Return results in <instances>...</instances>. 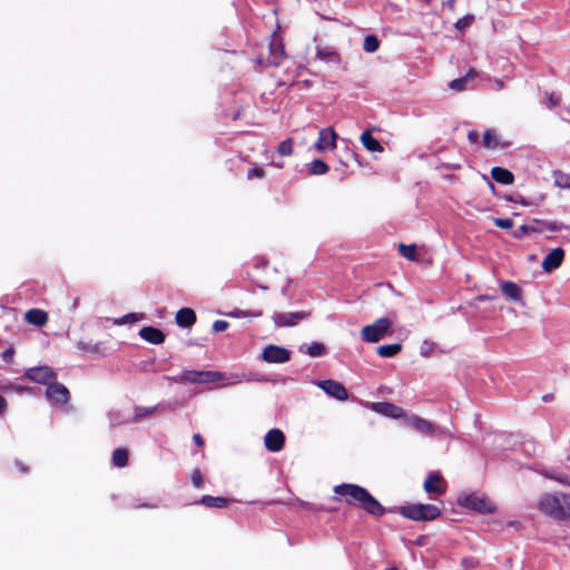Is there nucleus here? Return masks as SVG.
Segmentation results:
<instances>
[{
	"label": "nucleus",
	"mask_w": 570,
	"mask_h": 570,
	"mask_svg": "<svg viewBox=\"0 0 570 570\" xmlns=\"http://www.w3.org/2000/svg\"><path fill=\"white\" fill-rule=\"evenodd\" d=\"M334 492L337 495L346 498L347 504L357 503L367 513L374 517H381L385 513V509L381 503L370 494V492L356 484L344 483L336 485Z\"/></svg>",
	"instance_id": "obj_1"
},
{
	"label": "nucleus",
	"mask_w": 570,
	"mask_h": 570,
	"mask_svg": "<svg viewBox=\"0 0 570 570\" xmlns=\"http://www.w3.org/2000/svg\"><path fill=\"white\" fill-rule=\"evenodd\" d=\"M537 509L556 521H570V493L546 492L537 501Z\"/></svg>",
	"instance_id": "obj_2"
},
{
	"label": "nucleus",
	"mask_w": 570,
	"mask_h": 570,
	"mask_svg": "<svg viewBox=\"0 0 570 570\" xmlns=\"http://www.w3.org/2000/svg\"><path fill=\"white\" fill-rule=\"evenodd\" d=\"M456 502L460 507L481 514H492L497 511L495 503L484 494L462 492L458 495Z\"/></svg>",
	"instance_id": "obj_3"
},
{
	"label": "nucleus",
	"mask_w": 570,
	"mask_h": 570,
	"mask_svg": "<svg viewBox=\"0 0 570 570\" xmlns=\"http://www.w3.org/2000/svg\"><path fill=\"white\" fill-rule=\"evenodd\" d=\"M401 514L414 521H431L440 517L441 510L433 504H410L402 507Z\"/></svg>",
	"instance_id": "obj_4"
},
{
	"label": "nucleus",
	"mask_w": 570,
	"mask_h": 570,
	"mask_svg": "<svg viewBox=\"0 0 570 570\" xmlns=\"http://www.w3.org/2000/svg\"><path fill=\"white\" fill-rule=\"evenodd\" d=\"M392 328V322L387 317H381L373 324L361 330V337L364 342L376 343L381 341Z\"/></svg>",
	"instance_id": "obj_5"
},
{
	"label": "nucleus",
	"mask_w": 570,
	"mask_h": 570,
	"mask_svg": "<svg viewBox=\"0 0 570 570\" xmlns=\"http://www.w3.org/2000/svg\"><path fill=\"white\" fill-rule=\"evenodd\" d=\"M200 384L215 383L218 381H224L222 386L226 385H235L242 382L249 381L245 374L230 373L225 374L218 371H200Z\"/></svg>",
	"instance_id": "obj_6"
},
{
	"label": "nucleus",
	"mask_w": 570,
	"mask_h": 570,
	"mask_svg": "<svg viewBox=\"0 0 570 570\" xmlns=\"http://www.w3.org/2000/svg\"><path fill=\"white\" fill-rule=\"evenodd\" d=\"M404 424L423 436H434L438 434V426L419 415L406 416Z\"/></svg>",
	"instance_id": "obj_7"
},
{
	"label": "nucleus",
	"mask_w": 570,
	"mask_h": 570,
	"mask_svg": "<svg viewBox=\"0 0 570 570\" xmlns=\"http://www.w3.org/2000/svg\"><path fill=\"white\" fill-rule=\"evenodd\" d=\"M337 134L332 127H326L320 130L318 138L314 144V148L318 153L333 150L336 147Z\"/></svg>",
	"instance_id": "obj_8"
},
{
	"label": "nucleus",
	"mask_w": 570,
	"mask_h": 570,
	"mask_svg": "<svg viewBox=\"0 0 570 570\" xmlns=\"http://www.w3.org/2000/svg\"><path fill=\"white\" fill-rule=\"evenodd\" d=\"M315 384L331 397H334L338 401H346L348 399V393L345 386L337 381L324 380L317 381Z\"/></svg>",
	"instance_id": "obj_9"
},
{
	"label": "nucleus",
	"mask_w": 570,
	"mask_h": 570,
	"mask_svg": "<svg viewBox=\"0 0 570 570\" xmlns=\"http://www.w3.org/2000/svg\"><path fill=\"white\" fill-rule=\"evenodd\" d=\"M46 396L52 404L63 405L69 400V391L63 384L51 382L47 386Z\"/></svg>",
	"instance_id": "obj_10"
},
{
	"label": "nucleus",
	"mask_w": 570,
	"mask_h": 570,
	"mask_svg": "<svg viewBox=\"0 0 570 570\" xmlns=\"http://www.w3.org/2000/svg\"><path fill=\"white\" fill-rule=\"evenodd\" d=\"M24 376L39 384H50L56 379L53 370L49 366H38L28 368Z\"/></svg>",
	"instance_id": "obj_11"
},
{
	"label": "nucleus",
	"mask_w": 570,
	"mask_h": 570,
	"mask_svg": "<svg viewBox=\"0 0 570 570\" xmlns=\"http://www.w3.org/2000/svg\"><path fill=\"white\" fill-rule=\"evenodd\" d=\"M262 357L267 363H286L291 358V353L284 347L268 345L263 350Z\"/></svg>",
	"instance_id": "obj_12"
},
{
	"label": "nucleus",
	"mask_w": 570,
	"mask_h": 570,
	"mask_svg": "<svg viewBox=\"0 0 570 570\" xmlns=\"http://www.w3.org/2000/svg\"><path fill=\"white\" fill-rule=\"evenodd\" d=\"M285 435L279 429L269 430L265 438L264 444L271 452H278L284 448Z\"/></svg>",
	"instance_id": "obj_13"
},
{
	"label": "nucleus",
	"mask_w": 570,
	"mask_h": 570,
	"mask_svg": "<svg viewBox=\"0 0 570 570\" xmlns=\"http://www.w3.org/2000/svg\"><path fill=\"white\" fill-rule=\"evenodd\" d=\"M373 410L384 416H389L392 419L403 417L405 420L406 417L405 412L402 407L390 402L373 403Z\"/></svg>",
	"instance_id": "obj_14"
},
{
	"label": "nucleus",
	"mask_w": 570,
	"mask_h": 570,
	"mask_svg": "<svg viewBox=\"0 0 570 570\" xmlns=\"http://www.w3.org/2000/svg\"><path fill=\"white\" fill-rule=\"evenodd\" d=\"M308 316L305 312L276 313L273 321L277 326H293Z\"/></svg>",
	"instance_id": "obj_15"
},
{
	"label": "nucleus",
	"mask_w": 570,
	"mask_h": 570,
	"mask_svg": "<svg viewBox=\"0 0 570 570\" xmlns=\"http://www.w3.org/2000/svg\"><path fill=\"white\" fill-rule=\"evenodd\" d=\"M564 258V252L562 248L557 247L552 249L542 261V268L546 272H552L557 269Z\"/></svg>",
	"instance_id": "obj_16"
},
{
	"label": "nucleus",
	"mask_w": 570,
	"mask_h": 570,
	"mask_svg": "<svg viewBox=\"0 0 570 570\" xmlns=\"http://www.w3.org/2000/svg\"><path fill=\"white\" fill-rule=\"evenodd\" d=\"M316 58L327 63H341V55L333 47H316Z\"/></svg>",
	"instance_id": "obj_17"
},
{
	"label": "nucleus",
	"mask_w": 570,
	"mask_h": 570,
	"mask_svg": "<svg viewBox=\"0 0 570 570\" xmlns=\"http://www.w3.org/2000/svg\"><path fill=\"white\" fill-rule=\"evenodd\" d=\"M424 490L428 493L442 494L445 492V483L440 474L432 473L424 482Z\"/></svg>",
	"instance_id": "obj_18"
},
{
	"label": "nucleus",
	"mask_w": 570,
	"mask_h": 570,
	"mask_svg": "<svg viewBox=\"0 0 570 570\" xmlns=\"http://www.w3.org/2000/svg\"><path fill=\"white\" fill-rule=\"evenodd\" d=\"M139 335L142 340L153 343V344H161L165 341V334L151 326H145L139 331Z\"/></svg>",
	"instance_id": "obj_19"
},
{
	"label": "nucleus",
	"mask_w": 570,
	"mask_h": 570,
	"mask_svg": "<svg viewBox=\"0 0 570 570\" xmlns=\"http://www.w3.org/2000/svg\"><path fill=\"white\" fill-rule=\"evenodd\" d=\"M196 322V314L191 308L183 307L176 314V323L180 327H190Z\"/></svg>",
	"instance_id": "obj_20"
},
{
	"label": "nucleus",
	"mask_w": 570,
	"mask_h": 570,
	"mask_svg": "<svg viewBox=\"0 0 570 570\" xmlns=\"http://www.w3.org/2000/svg\"><path fill=\"white\" fill-rule=\"evenodd\" d=\"M360 140H361L362 145L364 146V148H366L368 151H377V153L383 151L382 145L380 144V141L376 138H374L372 136L370 130L363 131L360 137Z\"/></svg>",
	"instance_id": "obj_21"
},
{
	"label": "nucleus",
	"mask_w": 570,
	"mask_h": 570,
	"mask_svg": "<svg viewBox=\"0 0 570 570\" xmlns=\"http://www.w3.org/2000/svg\"><path fill=\"white\" fill-rule=\"evenodd\" d=\"M501 292L511 301H521V288L513 282H502Z\"/></svg>",
	"instance_id": "obj_22"
},
{
	"label": "nucleus",
	"mask_w": 570,
	"mask_h": 570,
	"mask_svg": "<svg viewBox=\"0 0 570 570\" xmlns=\"http://www.w3.org/2000/svg\"><path fill=\"white\" fill-rule=\"evenodd\" d=\"M476 77V71L470 69L464 77L454 79L450 82V88L455 91H462L469 87V82Z\"/></svg>",
	"instance_id": "obj_23"
},
{
	"label": "nucleus",
	"mask_w": 570,
	"mask_h": 570,
	"mask_svg": "<svg viewBox=\"0 0 570 570\" xmlns=\"http://www.w3.org/2000/svg\"><path fill=\"white\" fill-rule=\"evenodd\" d=\"M492 178L503 185H510L513 183V174L502 167H493L491 170Z\"/></svg>",
	"instance_id": "obj_24"
},
{
	"label": "nucleus",
	"mask_w": 570,
	"mask_h": 570,
	"mask_svg": "<svg viewBox=\"0 0 570 570\" xmlns=\"http://www.w3.org/2000/svg\"><path fill=\"white\" fill-rule=\"evenodd\" d=\"M26 321L30 324L42 326L47 323L48 316L46 312L41 309H30L26 313Z\"/></svg>",
	"instance_id": "obj_25"
},
{
	"label": "nucleus",
	"mask_w": 570,
	"mask_h": 570,
	"mask_svg": "<svg viewBox=\"0 0 570 570\" xmlns=\"http://www.w3.org/2000/svg\"><path fill=\"white\" fill-rule=\"evenodd\" d=\"M269 50H271V53H272V59H271V63L272 65H279V61H281V58L283 57L284 55V47L282 45L281 41H278V39H273L269 43Z\"/></svg>",
	"instance_id": "obj_26"
},
{
	"label": "nucleus",
	"mask_w": 570,
	"mask_h": 570,
	"mask_svg": "<svg viewBox=\"0 0 570 570\" xmlns=\"http://www.w3.org/2000/svg\"><path fill=\"white\" fill-rule=\"evenodd\" d=\"M542 475L547 479L553 480L560 484L570 487V474L564 472H556L552 470H546Z\"/></svg>",
	"instance_id": "obj_27"
},
{
	"label": "nucleus",
	"mask_w": 570,
	"mask_h": 570,
	"mask_svg": "<svg viewBox=\"0 0 570 570\" xmlns=\"http://www.w3.org/2000/svg\"><path fill=\"white\" fill-rule=\"evenodd\" d=\"M198 503L207 508H224L227 504V500L222 497L204 495Z\"/></svg>",
	"instance_id": "obj_28"
},
{
	"label": "nucleus",
	"mask_w": 570,
	"mask_h": 570,
	"mask_svg": "<svg viewBox=\"0 0 570 570\" xmlns=\"http://www.w3.org/2000/svg\"><path fill=\"white\" fill-rule=\"evenodd\" d=\"M402 350L401 344H387L377 347V354L381 357H392L399 354Z\"/></svg>",
	"instance_id": "obj_29"
},
{
	"label": "nucleus",
	"mask_w": 570,
	"mask_h": 570,
	"mask_svg": "<svg viewBox=\"0 0 570 570\" xmlns=\"http://www.w3.org/2000/svg\"><path fill=\"white\" fill-rule=\"evenodd\" d=\"M561 104V97L554 92H544V96L541 100V105L547 109L551 110Z\"/></svg>",
	"instance_id": "obj_30"
},
{
	"label": "nucleus",
	"mask_w": 570,
	"mask_h": 570,
	"mask_svg": "<svg viewBox=\"0 0 570 570\" xmlns=\"http://www.w3.org/2000/svg\"><path fill=\"white\" fill-rule=\"evenodd\" d=\"M483 146L490 149L497 148L499 146L498 135L494 129H487L483 132Z\"/></svg>",
	"instance_id": "obj_31"
},
{
	"label": "nucleus",
	"mask_w": 570,
	"mask_h": 570,
	"mask_svg": "<svg viewBox=\"0 0 570 570\" xmlns=\"http://www.w3.org/2000/svg\"><path fill=\"white\" fill-rule=\"evenodd\" d=\"M328 166L321 159H315L308 164V173L311 175H324L328 171Z\"/></svg>",
	"instance_id": "obj_32"
},
{
	"label": "nucleus",
	"mask_w": 570,
	"mask_h": 570,
	"mask_svg": "<svg viewBox=\"0 0 570 570\" xmlns=\"http://www.w3.org/2000/svg\"><path fill=\"white\" fill-rule=\"evenodd\" d=\"M159 410H160L159 405L149 406V407L136 406L131 421L140 420L142 417L153 415L154 413L158 412Z\"/></svg>",
	"instance_id": "obj_33"
},
{
	"label": "nucleus",
	"mask_w": 570,
	"mask_h": 570,
	"mask_svg": "<svg viewBox=\"0 0 570 570\" xmlns=\"http://www.w3.org/2000/svg\"><path fill=\"white\" fill-rule=\"evenodd\" d=\"M109 421L111 425H119L131 422L130 415H125L121 411H110L109 414Z\"/></svg>",
	"instance_id": "obj_34"
},
{
	"label": "nucleus",
	"mask_w": 570,
	"mask_h": 570,
	"mask_svg": "<svg viewBox=\"0 0 570 570\" xmlns=\"http://www.w3.org/2000/svg\"><path fill=\"white\" fill-rule=\"evenodd\" d=\"M303 352L309 355L311 357H318L325 354L326 348L323 343L313 342Z\"/></svg>",
	"instance_id": "obj_35"
},
{
	"label": "nucleus",
	"mask_w": 570,
	"mask_h": 570,
	"mask_svg": "<svg viewBox=\"0 0 570 570\" xmlns=\"http://www.w3.org/2000/svg\"><path fill=\"white\" fill-rule=\"evenodd\" d=\"M112 462L116 466L122 468L128 462V453L125 449H117L112 454Z\"/></svg>",
	"instance_id": "obj_36"
},
{
	"label": "nucleus",
	"mask_w": 570,
	"mask_h": 570,
	"mask_svg": "<svg viewBox=\"0 0 570 570\" xmlns=\"http://www.w3.org/2000/svg\"><path fill=\"white\" fill-rule=\"evenodd\" d=\"M380 47V42H379V39L373 36V35H368L365 37L364 39V43H363V49L366 51V52H375Z\"/></svg>",
	"instance_id": "obj_37"
},
{
	"label": "nucleus",
	"mask_w": 570,
	"mask_h": 570,
	"mask_svg": "<svg viewBox=\"0 0 570 570\" xmlns=\"http://www.w3.org/2000/svg\"><path fill=\"white\" fill-rule=\"evenodd\" d=\"M399 252L400 254L405 257L409 261H415L416 259V253H415V246L414 245H399Z\"/></svg>",
	"instance_id": "obj_38"
},
{
	"label": "nucleus",
	"mask_w": 570,
	"mask_h": 570,
	"mask_svg": "<svg viewBox=\"0 0 570 570\" xmlns=\"http://www.w3.org/2000/svg\"><path fill=\"white\" fill-rule=\"evenodd\" d=\"M554 181L561 188H570V174L557 171L554 174Z\"/></svg>",
	"instance_id": "obj_39"
},
{
	"label": "nucleus",
	"mask_w": 570,
	"mask_h": 570,
	"mask_svg": "<svg viewBox=\"0 0 570 570\" xmlns=\"http://www.w3.org/2000/svg\"><path fill=\"white\" fill-rule=\"evenodd\" d=\"M277 153L282 156H291L293 154V140L286 139L282 141L277 148Z\"/></svg>",
	"instance_id": "obj_40"
},
{
	"label": "nucleus",
	"mask_w": 570,
	"mask_h": 570,
	"mask_svg": "<svg viewBox=\"0 0 570 570\" xmlns=\"http://www.w3.org/2000/svg\"><path fill=\"white\" fill-rule=\"evenodd\" d=\"M185 383H196L200 384V371L185 370Z\"/></svg>",
	"instance_id": "obj_41"
},
{
	"label": "nucleus",
	"mask_w": 570,
	"mask_h": 570,
	"mask_svg": "<svg viewBox=\"0 0 570 570\" xmlns=\"http://www.w3.org/2000/svg\"><path fill=\"white\" fill-rule=\"evenodd\" d=\"M141 320V316H139L138 314H134V313H130V314H127L120 318H116L115 320V324L117 325H122V324H126V323H134V322H137Z\"/></svg>",
	"instance_id": "obj_42"
},
{
	"label": "nucleus",
	"mask_w": 570,
	"mask_h": 570,
	"mask_svg": "<svg viewBox=\"0 0 570 570\" xmlns=\"http://www.w3.org/2000/svg\"><path fill=\"white\" fill-rule=\"evenodd\" d=\"M473 19V16H465L455 22V28L459 30H463L472 23Z\"/></svg>",
	"instance_id": "obj_43"
},
{
	"label": "nucleus",
	"mask_w": 570,
	"mask_h": 570,
	"mask_svg": "<svg viewBox=\"0 0 570 570\" xmlns=\"http://www.w3.org/2000/svg\"><path fill=\"white\" fill-rule=\"evenodd\" d=\"M493 223L497 227L503 229H510L513 226V222L510 218H494Z\"/></svg>",
	"instance_id": "obj_44"
},
{
	"label": "nucleus",
	"mask_w": 570,
	"mask_h": 570,
	"mask_svg": "<svg viewBox=\"0 0 570 570\" xmlns=\"http://www.w3.org/2000/svg\"><path fill=\"white\" fill-rule=\"evenodd\" d=\"M191 482L195 488L200 489L203 487V475L199 470H195L191 474Z\"/></svg>",
	"instance_id": "obj_45"
},
{
	"label": "nucleus",
	"mask_w": 570,
	"mask_h": 570,
	"mask_svg": "<svg viewBox=\"0 0 570 570\" xmlns=\"http://www.w3.org/2000/svg\"><path fill=\"white\" fill-rule=\"evenodd\" d=\"M560 117L563 120L570 121V101H567L562 105L560 110Z\"/></svg>",
	"instance_id": "obj_46"
},
{
	"label": "nucleus",
	"mask_w": 570,
	"mask_h": 570,
	"mask_svg": "<svg viewBox=\"0 0 570 570\" xmlns=\"http://www.w3.org/2000/svg\"><path fill=\"white\" fill-rule=\"evenodd\" d=\"M247 177H248L249 179H253V178H263V177H264V170H263V168H259V167L252 168V169L248 171Z\"/></svg>",
	"instance_id": "obj_47"
},
{
	"label": "nucleus",
	"mask_w": 570,
	"mask_h": 570,
	"mask_svg": "<svg viewBox=\"0 0 570 570\" xmlns=\"http://www.w3.org/2000/svg\"><path fill=\"white\" fill-rule=\"evenodd\" d=\"M227 327H228V323L223 320H217L213 324V330L215 332H223V331L227 330Z\"/></svg>",
	"instance_id": "obj_48"
},
{
	"label": "nucleus",
	"mask_w": 570,
	"mask_h": 570,
	"mask_svg": "<svg viewBox=\"0 0 570 570\" xmlns=\"http://www.w3.org/2000/svg\"><path fill=\"white\" fill-rule=\"evenodd\" d=\"M433 346L430 342L428 341H424L420 347V353L422 356H429L431 351H432Z\"/></svg>",
	"instance_id": "obj_49"
},
{
	"label": "nucleus",
	"mask_w": 570,
	"mask_h": 570,
	"mask_svg": "<svg viewBox=\"0 0 570 570\" xmlns=\"http://www.w3.org/2000/svg\"><path fill=\"white\" fill-rule=\"evenodd\" d=\"M13 355H14V348L8 347L7 350L3 351L2 358H3V361L10 363L13 360Z\"/></svg>",
	"instance_id": "obj_50"
},
{
	"label": "nucleus",
	"mask_w": 570,
	"mask_h": 570,
	"mask_svg": "<svg viewBox=\"0 0 570 570\" xmlns=\"http://www.w3.org/2000/svg\"><path fill=\"white\" fill-rule=\"evenodd\" d=\"M547 228L551 232H560L562 228V224L557 222H551L547 224Z\"/></svg>",
	"instance_id": "obj_51"
},
{
	"label": "nucleus",
	"mask_w": 570,
	"mask_h": 570,
	"mask_svg": "<svg viewBox=\"0 0 570 570\" xmlns=\"http://www.w3.org/2000/svg\"><path fill=\"white\" fill-rule=\"evenodd\" d=\"M183 377H185L184 371L175 376L168 377V380H171L176 383H185V379H183Z\"/></svg>",
	"instance_id": "obj_52"
},
{
	"label": "nucleus",
	"mask_w": 570,
	"mask_h": 570,
	"mask_svg": "<svg viewBox=\"0 0 570 570\" xmlns=\"http://www.w3.org/2000/svg\"><path fill=\"white\" fill-rule=\"evenodd\" d=\"M468 139L471 141V142H478L479 140V134L478 131L475 130H472L468 134Z\"/></svg>",
	"instance_id": "obj_53"
},
{
	"label": "nucleus",
	"mask_w": 570,
	"mask_h": 570,
	"mask_svg": "<svg viewBox=\"0 0 570 570\" xmlns=\"http://www.w3.org/2000/svg\"><path fill=\"white\" fill-rule=\"evenodd\" d=\"M504 88V82L501 79H495L493 82V89L502 90Z\"/></svg>",
	"instance_id": "obj_54"
},
{
	"label": "nucleus",
	"mask_w": 570,
	"mask_h": 570,
	"mask_svg": "<svg viewBox=\"0 0 570 570\" xmlns=\"http://www.w3.org/2000/svg\"><path fill=\"white\" fill-rule=\"evenodd\" d=\"M193 440H194V442H195L198 446L204 445V440H203V438H202V435H200V434H195V435L193 436Z\"/></svg>",
	"instance_id": "obj_55"
},
{
	"label": "nucleus",
	"mask_w": 570,
	"mask_h": 570,
	"mask_svg": "<svg viewBox=\"0 0 570 570\" xmlns=\"http://www.w3.org/2000/svg\"><path fill=\"white\" fill-rule=\"evenodd\" d=\"M29 390H30L29 387H24V386H19V385L12 386V391H16L18 393L28 392Z\"/></svg>",
	"instance_id": "obj_56"
},
{
	"label": "nucleus",
	"mask_w": 570,
	"mask_h": 570,
	"mask_svg": "<svg viewBox=\"0 0 570 570\" xmlns=\"http://www.w3.org/2000/svg\"><path fill=\"white\" fill-rule=\"evenodd\" d=\"M554 400V395L549 393V394H546L542 396V401L548 403V402H552Z\"/></svg>",
	"instance_id": "obj_57"
},
{
	"label": "nucleus",
	"mask_w": 570,
	"mask_h": 570,
	"mask_svg": "<svg viewBox=\"0 0 570 570\" xmlns=\"http://www.w3.org/2000/svg\"><path fill=\"white\" fill-rule=\"evenodd\" d=\"M7 401L0 395V414L6 410Z\"/></svg>",
	"instance_id": "obj_58"
},
{
	"label": "nucleus",
	"mask_w": 570,
	"mask_h": 570,
	"mask_svg": "<svg viewBox=\"0 0 570 570\" xmlns=\"http://www.w3.org/2000/svg\"><path fill=\"white\" fill-rule=\"evenodd\" d=\"M78 306H79V298H75L73 302H72L71 308L75 311V309L78 308Z\"/></svg>",
	"instance_id": "obj_59"
},
{
	"label": "nucleus",
	"mask_w": 570,
	"mask_h": 570,
	"mask_svg": "<svg viewBox=\"0 0 570 570\" xmlns=\"http://www.w3.org/2000/svg\"><path fill=\"white\" fill-rule=\"evenodd\" d=\"M12 386H13L12 384L6 385V386H0V390L1 391H12Z\"/></svg>",
	"instance_id": "obj_60"
},
{
	"label": "nucleus",
	"mask_w": 570,
	"mask_h": 570,
	"mask_svg": "<svg viewBox=\"0 0 570 570\" xmlns=\"http://www.w3.org/2000/svg\"><path fill=\"white\" fill-rule=\"evenodd\" d=\"M438 434H449V432L445 429L438 426Z\"/></svg>",
	"instance_id": "obj_61"
},
{
	"label": "nucleus",
	"mask_w": 570,
	"mask_h": 570,
	"mask_svg": "<svg viewBox=\"0 0 570 570\" xmlns=\"http://www.w3.org/2000/svg\"><path fill=\"white\" fill-rule=\"evenodd\" d=\"M78 346H79V348H80V350H89V348H88L87 346H85L82 343H79V345H78Z\"/></svg>",
	"instance_id": "obj_62"
},
{
	"label": "nucleus",
	"mask_w": 570,
	"mask_h": 570,
	"mask_svg": "<svg viewBox=\"0 0 570 570\" xmlns=\"http://www.w3.org/2000/svg\"><path fill=\"white\" fill-rule=\"evenodd\" d=\"M454 2H455V0H449V6H450V7H453V6H454Z\"/></svg>",
	"instance_id": "obj_63"
},
{
	"label": "nucleus",
	"mask_w": 570,
	"mask_h": 570,
	"mask_svg": "<svg viewBox=\"0 0 570 570\" xmlns=\"http://www.w3.org/2000/svg\"><path fill=\"white\" fill-rule=\"evenodd\" d=\"M144 507H147V508H156L157 505H156V504H145Z\"/></svg>",
	"instance_id": "obj_64"
}]
</instances>
